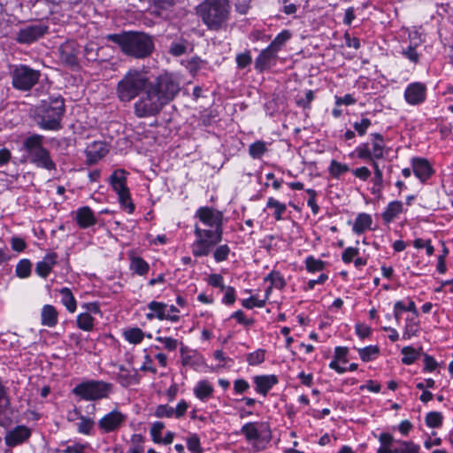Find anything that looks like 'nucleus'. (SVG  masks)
Segmentation results:
<instances>
[{
  "label": "nucleus",
  "instance_id": "nucleus-1",
  "mask_svg": "<svg viewBox=\"0 0 453 453\" xmlns=\"http://www.w3.org/2000/svg\"><path fill=\"white\" fill-rule=\"evenodd\" d=\"M180 90V82L173 73H164L151 81L144 69L130 68L118 81L116 95L120 102L129 103L142 93L134 112L138 118H148L160 112Z\"/></svg>",
  "mask_w": 453,
  "mask_h": 453
},
{
  "label": "nucleus",
  "instance_id": "nucleus-2",
  "mask_svg": "<svg viewBox=\"0 0 453 453\" xmlns=\"http://www.w3.org/2000/svg\"><path fill=\"white\" fill-rule=\"evenodd\" d=\"M195 219H198L194 226L195 241L191 244L192 254L196 257H207L213 248L223 239V213L209 207H199Z\"/></svg>",
  "mask_w": 453,
  "mask_h": 453
},
{
  "label": "nucleus",
  "instance_id": "nucleus-3",
  "mask_svg": "<svg viewBox=\"0 0 453 453\" xmlns=\"http://www.w3.org/2000/svg\"><path fill=\"white\" fill-rule=\"evenodd\" d=\"M105 38L117 44L125 55L137 59L148 58L154 50L153 38L142 32L128 31L109 34Z\"/></svg>",
  "mask_w": 453,
  "mask_h": 453
},
{
  "label": "nucleus",
  "instance_id": "nucleus-4",
  "mask_svg": "<svg viewBox=\"0 0 453 453\" xmlns=\"http://www.w3.org/2000/svg\"><path fill=\"white\" fill-rule=\"evenodd\" d=\"M65 102L61 96L42 100L35 108V120L42 130L58 131L62 128Z\"/></svg>",
  "mask_w": 453,
  "mask_h": 453
},
{
  "label": "nucleus",
  "instance_id": "nucleus-5",
  "mask_svg": "<svg viewBox=\"0 0 453 453\" xmlns=\"http://www.w3.org/2000/svg\"><path fill=\"white\" fill-rule=\"evenodd\" d=\"M229 0H204L196 7V13L209 30L226 28L229 20Z\"/></svg>",
  "mask_w": 453,
  "mask_h": 453
},
{
  "label": "nucleus",
  "instance_id": "nucleus-6",
  "mask_svg": "<svg viewBox=\"0 0 453 453\" xmlns=\"http://www.w3.org/2000/svg\"><path fill=\"white\" fill-rule=\"evenodd\" d=\"M72 392L84 401H96L111 395L112 384L100 380H87L76 385Z\"/></svg>",
  "mask_w": 453,
  "mask_h": 453
},
{
  "label": "nucleus",
  "instance_id": "nucleus-7",
  "mask_svg": "<svg viewBox=\"0 0 453 453\" xmlns=\"http://www.w3.org/2000/svg\"><path fill=\"white\" fill-rule=\"evenodd\" d=\"M12 87L19 91H29L41 78V72L26 65L14 66L11 72Z\"/></svg>",
  "mask_w": 453,
  "mask_h": 453
},
{
  "label": "nucleus",
  "instance_id": "nucleus-8",
  "mask_svg": "<svg viewBox=\"0 0 453 453\" xmlns=\"http://www.w3.org/2000/svg\"><path fill=\"white\" fill-rule=\"evenodd\" d=\"M371 141L362 142L355 149L359 159H382L386 154L383 136L379 133L371 134Z\"/></svg>",
  "mask_w": 453,
  "mask_h": 453
},
{
  "label": "nucleus",
  "instance_id": "nucleus-9",
  "mask_svg": "<svg viewBox=\"0 0 453 453\" xmlns=\"http://www.w3.org/2000/svg\"><path fill=\"white\" fill-rule=\"evenodd\" d=\"M127 419V414L115 408L98 419L97 427L101 434L116 433L125 426Z\"/></svg>",
  "mask_w": 453,
  "mask_h": 453
},
{
  "label": "nucleus",
  "instance_id": "nucleus-10",
  "mask_svg": "<svg viewBox=\"0 0 453 453\" xmlns=\"http://www.w3.org/2000/svg\"><path fill=\"white\" fill-rule=\"evenodd\" d=\"M48 33V27L43 24H33L20 28L15 40L21 44H30Z\"/></svg>",
  "mask_w": 453,
  "mask_h": 453
},
{
  "label": "nucleus",
  "instance_id": "nucleus-11",
  "mask_svg": "<svg viewBox=\"0 0 453 453\" xmlns=\"http://www.w3.org/2000/svg\"><path fill=\"white\" fill-rule=\"evenodd\" d=\"M404 99L410 105H419L426 99V86L422 82H411L404 90Z\"/></svg>",
  "mask_w": 453,
  "mask_h": 453
},
{
  "label": "nucleus",
  "instance_id": "nucleus-12",
  "mask_svg": "<svg viewBox=\"0 0 453 453\" xmlns=\"http://www.w3.org/2000/svg\"><path fill=\"white\" fill-rule=\"evenodd\" d=\"M32 434V431L26 426H17L8 431L4 436L6 446L13 448L27 441Z\"/></svg>",
  "mask_w": 453,
  "mask_h": 453
},
{
  "label": "nucleus",
  "instance_id": "nucleus-13",
  "mask_svg": "<svg viewBox=\"0 0 453 453\" xmlns=\"http://www.w3.org/2000/svg\"><path fill=\"white\" fill-rule=\"evenodd\" d=\"M109 152L107 144L102 141H95L86 147V164L92 165L104 158Z\"/></svg>",
  "mask_w": 453,
  "mask_h": 453
},
{
  "label": "nucleus",
  "instance_id": "nucleus-14",
  "mask_svg": "<svg viewBox=\"0 0 453 453\" xmlns=\"http://www.w3.org/2000/svg\"><path fill=\"white\" fill-rule=\"evenodd\" d=\"M411 165L414 175L423 183L434 173L428 160L424 157H412L411 159Z\"/></svg>",
  "mask_w": 453,
  "mask_h": 453
},
{
  "label": "nucleus",
  "instance_id": "nucleus-15",
  "mask_svg": "<svg viewBox=\"0 0 453 453\" xmlns=\"http://www.w3.org/2000/svg\"><path fill=\"white\" fill-rule=\"evenodd\" d=\"M277 59L278 52L267 46L257 57L255 60V68L262 73L275 65Z\"/></svg>",
  "mask_w": 453,
  "mask_h": 453
},
{
  "label": "nucleus",
  "instance_id": "nucleus-16",
  "mask_svg": "<svg viewBox=\"0 0 453 453\" xmlns=\"http://www.w3.org/2000/svg\"><path fill=\"white\" fill-rule=\"evenodd\" d=\"M43 141L44 136L39 134H32L24 138L22 150L27 154L28 159L46 149L43 146Z\"/></svg>",
  "mask_w": 453,
  "mask_h": 453
},
{
  "label": "nucleus",
  "instance_id": "nucleus-17",
  "mask_svg": "<svg viewBox=\"0 0 453 453\" xmlns=\"http://www.w3.org/2000/svg\"><path fill=\"white\" fill-rule=\"evenodd\" d=\"M256 391L265 396L268 392L279 382L278 377L274 374L257 375L253 377Z\"/></svg>",
  "mask_w": 453,
  "mask_h": 453
},
{
  "label": "nucleus",
  "instance_id": "nucleus-18",
  "mask_svg": "<svg viewBox=\"0 0 453 453\" xmlns=\"http://www.w3.org/2000/svg\"><path fill=\"white\" fill-rule=\"evenodd\" d=\"M75 220L77 225L82 229L93 226L97 222L94 211L88 206H82L77 209L75 212Z\"/></svg>",
  "mask_w": 453,
  "mask_h": 453
},
{
  "label": "nucleus",
  "instance_id": "nucleus-19",
  "mask_svg": "<svg viewBox=\"0 0 453 453\" xmlns=\"http://www.w3.org/2000/svg\"><path fill=\"white\" fill-rule=\"evenodd\" d=\"M58 255L55 252L47 253L43 258L36 263L35 273L41 278H47L53 267L57 265Z\"/></svg>",
  "mask_w": 453,
  "mask_h": 453
},
{
  "label": "nucleus",
  "instance_id": "nucleus-20",
  "mask_svg": "<svg viewBox=\"0 0 453 453\" xmlns=\"http://www.w3.org/2000/svg\"><path fill=\"white\" fill-rule=\"evenodd\" d=\"M148 309L154 311L155 316L159 320H169L171 322H177L180 320V316L176 314H170L168 312V305L162 302L151 301L148 303Z\"/></svg>",
  "mask_w": 453,
  "mask_h": 453
},
{
  "label": "nucleus",
  "instance_id": "nucleus-21",
  "mask_svg": "<svg viewBox=\"0 0 453 453\" xmlns=\"http://www.w3.org/2000/svg\"><path fill=\"white\" fill-rule=\"evenodd\" d=\"M180 359L183 366H188L196 369L203 364V357L196 350L189 349L187 346L181 345Z\"/></svg>",
  "mask_w": 453,
  "mask_h": 453
},
{
  "label": "nucleus",
  "instance_id": "nucleus-22",
  "mask_svg": "<svg viewBox=\"0 0 453 453\" xmlns=\"http://www.w3.org/2000/svg\"><path fill=\"white\" fill-rule=\"evenodd\" d=\"M117 381L124 388L139 383L140 378L136 369H127L123 365L119 367L116 376Z\"/></svg>",
  "mask_w": 453,
  "mask_h": 453
},
{
  "label": "nucleus",
  "instance_id": "nucleus-23",
  "mask_svg": "<svg viewBox=\"0 0 453 453\" xmlns=\"http://www.w3.org/2000/svg\"><path fill=\"white\" fill-rule=\"evenodd\" d=\"M29 162L36 167L42 168L47 171H55L57 169V165L51 158L50 152L47 149H44L39 154L33 156L29 158Z\"/></svg>",
  "mask_w": 453,
  "mask_h": 453
},
{
  "label": "nucleus",
  "instance_id": "nucleus-24",
  "mask_svg": "<svg viewBox=\"0 0 453 453\" xmlns=\"http://www.w3.org/2000/svg\"><path fill=\"white\" fill-rule=\"evenodd\" d=\"M195 396L201 402H208L212 398L214 388L207 380H199L193 388Z\"/></svg>",
  "mask_w": 453,
  "mask_h": 453
},
{
  "label": "nucleus",
  "instance_id": "nucleus-25",
  "mask_svg": "<svg viewBox=\"0 0 453 453\" xmlns=\"http://www.w3.org/2000/svg\"><path fill=\"white\" fill-rule=\"evenodd\" d=\"M127 172L124 169L115 170L110 176V184L116 193H124L127 195V190H129L127 186Z\"/></svg>",
  "mask_w": 453,
  "mask_h": 453
},
{
  "label": "nucleus",
  "instance_id": "nucleus-26",
  "mask_svg": "<svg viewBox=\"0 0 453 453\" xmlns=\"http://www.w3.org/2000/svg\"><path fill=\"white\" fill-rule=\"evenodd\" d=\"M58 323V312L51 304H45L41 310V324L50 328L55 327Z\"/></svg>",
  "mask_w": 453,
  "mask_h": 453
},
{
  "label": "nucleus",
  "instance_id": "nucleus-27",
  "mask_svg": "<svg viewBox=\"0 0 453 453\" xmlns=\"http://www.w3.org/2000/svg\"><path fill=\"white\" fill-rule=\"evenodd\" d=\"M73 414L79 419L76 425L77 432L84 435H91L95 427L94 419L82 415L81 411L77 408L73 409Z\"/></svg>",
  "mask_w": 453,
  "mask_h": 453
},
{
  "label": "nucleus",
  "instance_id": "nucleus-28",
  "mask_svg": "<svg viewBox=\"0 0 453 453\" xmlns=\"http://www.w3.org/2000/svg\"><path fill=\"white\" fill-rule=\"evenodd\" d=\"M372 224V219L370 214L359 213L355 219L352 231L357 234H361L366 230L371 229Z\"/></svg>",
  "mask_w": 453,
  "mask_h": 453
},
{
  "label": "nucleus",
  "instance_id": "nucleus-29",
  "mask_svg": "<svg viewBox=\"0 0 453 453\" xmlns=\"http://www.w3.org/2000/svg\"><path fill=\"white\" fill-rule=\"evenodd\" d=\"M403 211V204L401 201L390 202L382 213V219L386 223L392 222Z\"/></svg>",
  "mask_w": 453,
  "mask_h": 453
},
{
  "label": "nucleus",
  "instance_id": "nucleus-30",
  "mask_svg": "<svg viewBox=\"0 0 453 453\" xmlns=\"http://www.w3.org/2000/svg\"><path fill=\"white\" fill-rule=\"evenodd\" d=\"M395 439L388 433H381L379 435L380 446L377 449V453H395Z\"/></svg>",
  "mask_w": 453,
  "mask_h": 453
},
{
  "label": "nucleus",
  "instance_id": "nucleus-31",
  "mask_svg": "<svg viewBox=\"0 0 453 453\" xmlns=\"http://www.w3.org/2000/svg\"><path fill=\"white\" fill-rule=\"evenodd\" d=\"M61 296V303L70 313H73L77 309L76 299L68 288H62L58 290Z\"/></svg>",
  "mask_w": 453,
  "mask_h": 453
},
{
  "label": "nucleus",
  "instance_id": "nucleus-32",
  "mask_svg": "<svg viewBox=\"0 0 453 453\" xmlns=\"http://www.w3.org/2000/svg\"><path fill=\"white\" fill-rule=\"evenodd\" d=\"M266 208L273 210V218L275 220L280 221L283 219V214L287 211V205L280 202L273 196H270L266 202Z\"/></svg>",
  "mask_w": 453,
  "mask_h": 453
},
{
  "label": "nucleus",
  "instance_id": "nucleus-33",
  "mask_svg": "<svg viewBox=\"0 0 453 453\" xmlns=\"http://www.w3.org/2000/svg\"><path fill=\"white\" fill-rule=\"evenodd\" d=\"M418 331V317L413 315L408 316L405 319V326L403 333V339L409 340L416 335Z\"/></svg>",
  "mask_w": 453,
  "mask_h": 453
},
{
  "label": "nucleus",
  "instance_id": "nucleus-34",
  "mask_svg": "<svg viewBox=\"0 0 453 453\" xmlns=\"http://www.w3.org/2000/svg\"><path fill=\"white\" fill-rule=\"evenodd\" d=\"M76 324L80 329L91 332L95 326V318L89 312H81L76 318Z\"/></svg>",
  "mask_w": 453,
  "mask_h": 453
},
{
  "label": "nucleus",
  "instance_id": "nucleus-35",
  "mask_svg": "<svg viewBox=\"0 0 453 453\" xmlns=\"http://www.w3.org/2000/svg\"><path fill=\"white\" fill-rule=\"evenodd\" d=\"M419 445L414 443L413 441L403 440L395 441V449L394 450L395 453H419Z\"/></svg>",
  "mask_w": 453,
  "mask_h": 453
},
{
  "label": "nucleus",
  "instance_id": "nucleus-36",
  "mask_svg": "<svg viewBox=\"0 0 453 453\" xmlns=\"http://www.w3.org/2000/svg\"><path fill=\"white\" fill-rule=\"evenodd\" d=\"M241 434H243L248 441H257L260 437L257 428V423L248 422L241 428Z\"/></svg>",
  "mask_w": 453,
  "mask_h": 453
},
{
  "label": "nucleus",
  "instance_id": "nucleus-37",
  "mask_svg": "<svg viewBox=\"0 0 453 453\" xmlns=\"http://www.w3.org/2000/svg\"><path fill=\"white\" fill-rule=\"evenodd\" d=\"M60 57L63 62L70 66L78 65V58L76 53L69 45H62L60 47Z\"/></svg>",
  "mask_w": 453,
  "mask_h": 453
},
{
  "label": "nucleus",
  "instance_id": "nucleus-38",
  "mask_svg": "<svg viewBox=\"0 0 453 453\" xmlns=\"http://www.w3.org/2000/svg\"><path fill=\"white\" fill-rule=\"evenodd\" d=\"M130 269L138 275H145L150 270L149 264L141 257L131 258Z\"/></svg>",
  "mask_w": 453,
  "mask_h": 453
},
{
  "label": "nucleus",
  "instance_id": "nucleus-39",
  "mask_svg": "<svg viewBox=\"0 0 453 453\" xmlns=\"http://www.w3.org/2000/svg\"><path fill=\"white\" fill-rule=\"evenodd\" d=\"M123 334L125 340L132 344H139L144 338L143 331L138 327L129 328L126 330Z\"/></svg>",
  "mask_w": 453,
  "mask_h": 453
},
{
  "label": "nucleus",
  "instance_id": "nucleus-40",
  "mask_svg": "<svg viewBox=\"0 0 453 453\" xmlns=\"http://www.w3.org/2000/svg\"><path fill=\"white\" fill-rule=\"evenodd\" d=\"M304 264L306 270L311 273L323 271L326 265L324 261L315 258L313 256H308L304 260Z\"/></svg>",
  "mask_w": 453,
  "mask_h": 453
},
{
  "label": "nucleus",
  "instance_id": "nucleus-41",
  "mask_svg": "<svg viewBox=\"0 0 453 453\" xmlns=\"http://www.w3.org/2000/svg\"><path fill=\"white\" fill-rule=\"evenodd\" d=\"M265 280H269L271 285L269 289L273 288L282 289L286 286V281L281 275V273L278 271H272L265 278Z\"/></svg>",
  "mask_w": 453,
  "mask_h": 453
},
{
  "label": "nucleus",
  "instance_id": "nucleus-42",
  "mask_svg": "<svg viewBox=\"0 0 453 453\" xmlns=\"http://www.w3.org/2000/svg\"><path fill=\"white\" fill-rule=\"evenodd\" d=\"M32 269V263L29 259L24 258L19 261L16 265V275L20 279H25L30 276Z\"/></svg>",
  "mask_w": 453,
  "mask_h": 453
},
{
  "label": "nucleus",
  "instance_id": "nucleus-43",
  "mask_svg": "<svg viewBox=\"0 0 453 453\" xmlns=\"http://www.w3.org/2000/svg\"><path fill=\"white\" fill-rule=\"evenodd\" d=\"M291 37V34L288 30H283L276 35L273 42L268 45L270 48L279 52L281 47L288 41Z\"/></svg>",
  "mask_w": 453,
  "mask_h": 453
},
{
  "label": "nucleus",
  "instance_id": "nucleus-44",
  "mask_svg": "<svg viewBox=\"0 0 453 453\" xmlns=\"http://www.w3.org/2000/svg\"><path fill=\"white\" fill-rule=\"evenodd\" d=\"M230 248L227 244L215 246L212 250L213 258L216 262L220 263L226 261L230 254Z\"/></svg>",
  "mask_w": 453,
  "mask_h": 453
},
{
  "label": "nucleus",
  "instance_id": "nucleus-45",
  "mask_svg": "<svg viewBox=\"0 0 453 453\" xmlns=\"http://www.w3.org/2000/svg\"><path fill=\"white\" fill-rule=\"evenodd\" d=\"M349 167L346 164L340 163L336 160H332L328 168L329 173L335 179H338L342 174L347 173Z\"/></svg>",
  "mask_w": 453,
  "mask_h": 453
},
{
  "label": "nucleus",
  "instance_id": "nucleus-46",
  "mask_svg": "<svg viewBox=\"0 0 453 453\" xmlns=\"http://www.w3.org/2000/svg\"><path fill=\"white\" fill-rule=\"evenodd\" d=\"M360 358L365 362H369L374 359L379 354V348L377 346L370 345L358 349Z\"/></svg>",
  "mask_w": 453,
  "mask_h": 453
},
{
  "label": "nucleus",
  "instance_id": "nucleus-47",
  "mask_svg": "<svg viewBox=\"0 0 453 453\" xmlns=\"http://www.w3.org/2000/svg\"><path fill=\"white\" fill-rule=\"evenodd\" d=\"M265 358V350L258 349L251 353H249L246 361L250 365L255 366L262 364Z\"/></svg>",
  "mask_w": 453,
  "mask_h": 453
},
{
  "label": "nucleus",
  "instance_id": "nucleus-48",
  "mask_svg": "<svg viewBox=\"0 0 453 453\" xmlns=\"http://www.w3.org/2000/svg\"><path fill=\"white\" fill-rule=\"evenodd\" d=\"M266 151V145L262 141H257L249 147V153L253 158H260Z\"/></svg>",
  "mask_w": 453,
  "mask_h": 453
},
{
  "label": "nucleus",
  "instance_id": "nucleus-49",
  "mask_svg": "<svg viewBox=\"0 0 453 453\" xmlns=\"http://www.w3.org/2000/svg\"><path fill=\"white\" fill-rule=\"evenodd\" d=\"M401 352L403 354L402 363L407 365L413 364L418 357L415 349L410 346L403 347Z\"/></svg>",
  "mask_w": 453,
  "mask_h": 453
},
{
  "label": "nucleus",
  "instance_id": "nucleus-50",
  "mask_svg": "<svg viewBox=\"0 0 453 453\" xmlns=\"http://www.w3.org/2000/svg\"><path fill=\"white\" fill-rule=\"evenodd\" d=\"M426 424L432 428L440 427L442 424V415L439 411H431L426 414Z\"/></svg>",
  "mask_w": 453,
  "mask_h": 453
},
{
  "label": "nucleus",
  "instance_id": "nucleus-51",
  "mask_svg": "<svg viewBox=\"0 0 453 453\" xmlns=\"http://www.w3.org/2000/svg\"><path fill=\"white\" fill-rule=\"evenodd\" d=\"M155 340L162 343L164 349L168 351H174L179 346L178 340L173 337L157 335Z\"/></svg>",
  "mask_w": 453,
  "mask_h": 453
},
{
  "label": "nucleus",
  "instance_id": "nucleus-52",
  "mask_svg": "<svg viewBox=\"0 0 453 453\" xmlns=\"http://www.w3.org/2000/svg\"><path fill=\"white\" fill-rule=\"evenodd\" d=\"M143 441L144 437L142 434H133L131 437L132 447L129 449L128 453H143Z\"/></svg>",
  "mask_w": 453,
  "mask_h": 453
},
{
  "label": "nucleus",
  "instance_id": "nucleus-53",
  "mask_svg": "<svg viewBox=\"0 0 453 453\" xmlns=\"http://www.w3.org/2000/svg\"><path fill=\"white\" fill-rule=\"evenodd\" d=\"M371 126L372 121L368 118H362L359 121L353 123V128L359 136H364Z\"/></svg>",
  "mask_w": 453,
  "mask_h": 453
},
{
  "label": "nucleus",
  "instance_id": "nucleus-54",
  "mask_svg": "<svg viewBox=\"0 0 453 453\" xmlns=\"http://www.w3.org/2000/svg\"><path fill=\"white\" fill-rule=\"evenodd\" d=\"M372 187L371 192L372 195H380L384 188L383 185V173H375L372 179Z\"/></svg>",
  "mask_w": 453,
  "mask_h": 453
},
{
  "label": "nucleus",
  "instance_id": "nucleus-55",
  "mask_svg": "<svg viewBox=\"0 0 453 453\" xmlns=\"http://www.w3.org/2000/svg\"><path fill=\"white\" fill-rule=\"evenodd\" d=\"M155 416L159 418H174L173 407H172L168 404H159L155 410Z\"/></svg>",
  "mask_w": 453,
  "mask_h": 453
},
{
  "label": "nucleus",
  "instance_id": "nucleus-56",
  "mask_svg": "<svg viewBox=\"0 0 453 453\" xmlns=\"http://www.w3.org/2000/svg\"><path fill=\"white\" fill-rule=\"evenodd\" d=\"M187 447L192 453H203L200 439L196 434H192L187 439Z\"/></svg>",
  "mask_w": 453,
  "mask_h": 453
},
{
  "label": "nucleus",
  "instance_id": "nucleus-57",
  "mask_svg": "<svg viewBox=\"0 0 453 453\" xmlns=\"http://www.w3.org/2000/svg\"><path fill=\"white\" fill-rule=\"evenodd\" d=\"M164 427H165L164 423L159 422V421L154 422L152 424L150 433L152 441L155 443H159V441H161V433H162V430L164 429Z\"/></svg>",
  "mask_w": 453,
  "mask_h": 453
},
{
  "label": "nucleus",
  "instance_id": "nucleus-58",
  "mask_svg": "<svg viewBox=\"0 0 453 453\" xmlns=\"http://www.w3.org/2000/svg\"><path fill=\"white\" fill-rule=\"evenodd\" d=\"M242 305L247 309H252L254 307L263 308L265 305V300H259L256 296H250L242 300Z\"/></svg>",
  "mask_w": 453,
  "mask_h": 453
},
{
  "label": "nucleus",
  "instance_id": "nucleus-59",
  "mask_svg": "<svg viewBox=\"0 0 453 453\" xmlns=\"http://www.w3.org/2000/svg\"><path fill=\"white\" fill-rule=\"evenodd\" d=\"M402 54L403 57H405L407 59H409L411 62L416 64L419 60V54L416 50V47L412 45H409L406 49H403L402 50Z\"/></svg>",
  "mask_w": 453,
  "mask_h": 453
},
{
  "label": "nucleus",
  "instance_id": "nucleus-60",
  "mask_svg": "<svg viewBox=\"0 0 453 453\" xmlns=\"http://www.w3.org/2000/svg\"><path fill=\"white\" fill-rule=\"evenodd\" d=\"M314 99V92L311 89H309L305 92V96L303 98H298L296 100V104L298 106L303 108V109H310L311 108V103Z\"/></svg>",
  "mask_w": 453,
  "mask_h": 453
},
{
  "label": "nucleus",
  "instance_id": "nucleus-61",
  "mask_svg": "<svg viewBox=\"0 0 453 453\" xmlns=\"http://www.w3.org/2000/svg\"><path fill=\"white\" fill-rule=\"evenodd\" d=\"M225 292L222 302L227 305H232L235 302V290L231 286H225V288H222Z\"/></svg>",
  "mask_w": 453,
  "mask_h": 453
},
{
  "label": "nucleus",
  "instance_id": "nucleus-62",
  "mask_svg": "<svg viewBox=\"0 0 453 453\" xmlns=\"http://www.w3.org/2000/svg\"><path fill=\"white\" fill-rule=\"evenodd\" d=\"M359 254V250L357 248L348 247L344 250L342 254V259L344 263L349 264L353 259Z\"/></svg>",
  "mask_w": 453,
  "mask_h": 453
},
{
  "label": "nucleus",
  "instance_id": "nucleus-63",
  "mask_svg": "<svg viewBox=\"0 0 453 453\" xmlns=\"http://www.w3.org/2000/svg\"><path fill=\"white\" fill-rule=\"evenodd\" d=\"M252 62V58L250 51H246L244 53L238 54L236 56V63L238 67L245 68L250 65Z\"/></svg>",
  "mask_w": 453,
  "mask_h": 453
},
{
  "label": "nucleus",
  "instance_id": "nucleus-64",
  "mask_svg": "<svg viewBox=\"0 0 453 453\" xmlns=\"http://www.w3.org/2000/svg\"><path fill=\"white\" fill-rule=\"evenodd\" d=\"M250 388V384L243 379H237L234 381V394L241 395L245 393Z\"/></svg>",
  "mask_w": 453,
  "mask_h": 453
}]
</instances>
